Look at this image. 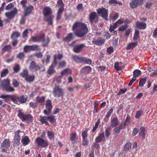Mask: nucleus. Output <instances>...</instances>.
Listing matches in <instances>:
<instances>
[{
    "mask_svg": "<svg viewBox=\"0 0 157 157\" xmlns=\"http://www.w3.org/2000/svg\"><path fill=\"white\" fill-rule=\"evenodd\" d=\"M72 30L78 37H82L86 34L88 31L87 26L82 22H75L72 27Z\"/></svg>",
    "mask_w": 157,
    "mask_h": 157,
    "instance_id": "f257e3e1",
    "label": "nucleus"
},
{
    "mask_svg": "<svg viewBox=\"0 0 157 157\" xmlns=\"http://www.w3.org/2000/svg\"><path fill=\"white\" fill-rule=\"evenodd\" d=\"M12 100L14 103L19 105L20 103H25L27 100V97H25L23 95L19 97L13 96L12 98Z\"/></svg>",
    "mask_w": 157,
    "mask_h": 157,
    "instance_id": "f03ea898",
    "label": "nucleus"
},
{
    "mask_svg": "<svg viewBox=\"0 0 157 157\" xmlns=\"http://www.w3.org/2000/svg\"><path fill=\"white\" fill-rule=\"evenodd\" d=\"M18 116L23 121L27 123L32 121L33 120V118L31 115L29 114L26 115L24 113L20 111L19 112Z\"/></svg>",
    "mask_w": 157,
    "mask_h": 157,
    "instance_id": "7ed1b4c3",
    "label": "nucleus"
},
{
    "mask_svg": "<svg viewBox=\"0 0 157 157\" xmlns=\"http://www.w3.org/2000/svg\"><path fill=\"white\" fill-rule=\"evenodd\" d=\"M53 94L55 97H63L64 93L63 89L59 86H56L53 89Z\"/></svg>",
    "mask_w": 157,
    "mask_h": 157,
    "instance_id": "20e7f679",
    "label": "nucleus"
},
{
    "mask_svg": "<svg viewBox=\"0 0 157 157\" xmlns=\"http://www.w3.org/2000/svg\"><path fill=\"white\" fill-rule=\"evenodd\" d=\"M98 14L106 21L108 20V10L105 8H101L97 10Z\"/></svg>",
    "mask_w": 157,
    "mask_h": 157,
    "instance_id": "39448f33",
    "label": "nucleus"
},
{
    "mask_svg": "<svg viewBox=\"0 0 157 157\" xmlns=\"http://www.w3.org/2000/svg\"><path fill=\"white\" fill-rule=\"evenodd\" d=\"M46 109L44 110V113L46 115H48L51 112L52 106V102L50 99L47 100L45 104Z\"/></svg>",
    "mask_w": 157,
    "mask_h": 157,
    "instance_id": "423d86ee",
    "label": "nucleus"
},
{
    "mask_svg": "<svg viewBox=\"0 0 157 157\" xmlns=\"http://www.w3.org/2000/svg\"><path fill=\"white\" fill-rule=\"evenodd\" d=\"M56 59L57 56H55L54 59L52 64L49 67L47 71V73L50 75L54 74L56 72V71L54 69V67L57 64Z\"/></svg>",
    "mask_w": 157,
    "mask_h": 157,
    "instance_id": "0eeeda50",
    "label": "nucleus"
},
{
    "mask_svg": "<svg viewBox=\"0 0 157 157\" xmlns=\"http://www.w3.org/2000/svg\"><path fill=\"white\" fill-rule=\"evenodd\" d=\"M35 141L38 145L41 146L43 147H46L48 146L47 141L46 140H44L40 137L36 138Z\"/></svg>",
    "mask_w": 157,
    "mask_h": 157,
    "instance_id": "6e6552de",
    "label": "nucleus"
},
{
    "mask_svg": "<svg viewBox=\"0 0 157 157\" xmlns=\"http://www.w3.org/2000/svg\"><path fill=\"white\" fill-rule=\"evenodd\" d=\"M22 132L18 130L15 132V136L13 139L14 144L15 146H18L20 143L21 140L20 133Z\"/></svg>",
    "mask_w": 157,
    "mask_h": 157,
    "instance_id": "1a4fd4ad",
    "label": "nucleus"
},
{
    "mask_svg": "<svg viewBox=\"0 0 157 157\" xmlns=\"http://www.w3.org/2000/svg\"><path fill=\"white\" fill-rule=\"evenodd\" d=\"M10 142L9 139H5L1 145V149L2 152H5L10 147Z\"/></svg>",
    "mask_w": 157,
    "mask_h": 157,
    "instance_id": "9d476101",
    "label": "nucleus"
},
{
    "mask_svg": "<svg viewBox=\"0 0 157 157\" xmlns=\"http://www.w3.org/2000/svg\"><path fill=\"white\" fill-rule=\"evenodd\" d=\"M89 18L91 24H92L94 22L97 23L98 20V18L97 13L94 12H92L90 14Z\"/></svg>",
    "mask_w": 157,
    "mask_h": 157,
    "instance_id": "9b49d317",
    "label": "nucleus"
},
{
    "mask_svg": "<svg viewBox=\"0 0 157 157\" xmlns=\"http://www.w3.org/2000/svg\"><path fill=\"white\" fill-rule=\"evenodd\" d=\"M18 12V10L16 8H14L12 11L6 13L5 15L9 19H13L15 15H16Z\"/></svg>",
    "mask_w": 157,
    "mask_h": 157,
    "instance_id": "f8f14e48",
    "label": "nucleus"
},
{
    "mask_svg": "<svg viewBox=\"0 0 157 157\" xmlns=\"http://www.w3.org/2000/svg\"><path fill=\"white\" fill-rule=\"evenodd\" d=\"M41 68L38 65L36 64V63L34 61H32L30 63L29 69L30 71H36L40 69Z\"/></svg>",
    "mask_w": 157,
    "mask_h": 157,
    "instance_id": "ddd939ff",
    "label": "nucleus"
},
{
    "mask_svg": "<svg viewBox=\"0 0 157 157\" xmlns=\"http://www.w3.org/2000/svg\"><path fill=\"white\" fill-rule=\"evenodd\" d=\"M85 46L84 44H81L75 46L73 48L74 52L76 53H79Z\"/></svg>",
    "mask_w": 157,
    "mask_h": 157,
    "instance_id": "4468645a",
    "label": "nucleus"
},
{
    "mask_svg": "<svg viewBox=\"0 0 157 157\" xmlns=\"http://www.w3.org/2000/svg\"><path fill=\"white\" fill-rule=\"evenodd\" d=\"M136 27L140 29H144L146 27V24L144 22H141L139 21L136 23Z\"/></svg>",
    "mask_w": 157,
    "mask_h": 157,
    "instance_id": "2eb2a0df",
    "label": "nucleus"
},
{
    "mask_svg": "<svg viewBox=\"0 0 157 157\" xmlns=\"http://www.w3.org/2000/svg\"><path fill=\"white\" fill-rule=\"evenodd\" d=\"M105 140V135L104 132H102L99 134L95 140L96 143H100L102 140L104 141Z\"/></svg>",
    "mask_w": 157,
    "mask_h": 157,
    "instance_id": "dca6fc26",
    "label": "nucleus"
},
{
    "mask_svg": "<svg viewBox=\"0 0 157 157\" xmlns=\"http://www.w3.org/2000/svg\"><path fill=\"white\" fill-rule=\"evenodd\" d=\"M34 7L33 6L30 5L24 9L25 13V16H26L28 14H29L31 11L33 10Z\"/></svg>",
    "mask_w": 157,
    "mask_h": 157,
    "instance_id": "f3484780",
    "label": "nucleus"
},
{
    "mask_svg": "<svg viewBox=\"0 0 157 157\" xmlns=\"http://www.w3.org/2000/svg\"><path fill=\"white\" fill-rule=\"evenodd\" d=\"M91 70V68L90 67L86 66L84 67L81 70V72L82 73L87 74L89 73L90 72Z\"/></svg>",
    "mask_w": 157,
    "mask_h": 157,
    "instance_id": "a211bd4d",
    "label": "nucleus"
},
{
    "mask_svg": "<svg viewBox=\"0 0 157 157\" xmlns=\"http://www.w3.org/2000/svg\"><path fill=\"white\" fill-rule=\"evenodd\" d=\"M141 4L138 0H132L130 4V6L132 8H134Z\"/></svg>",
    "mask_w": 157,
    "mask_h": 157,
    "instance_id": "6ab92c4d",
    "label": "nucleus"
},
{
    "mask_svg": "<svg viewBox=\"0 0 157 157\" xmlns=\"http://www.w3.org/2000/svg\"><path fill=\"white\" fill-rule=\"evenodd\" d=\"M111 124L110 126L111 128H113L118 124L119 121L116 117H114L111 120Z\"/></svg>",
    "mask_w": 157,
    "mask_h": 157,
    "instance_id": "aec40b11",
    "label": "nucleus"
},
{
    "mask_svg": "<svg viewBox=\"0 0 157 157\" xmlns=\"http://www.w3.org/2000/svg\"><path fill=\"white\" fill-rule=\"evenodd\" d=\"M44 36V35L43 34L38 36H32L31 39L33 42H36L40 41L41 39H42Z\"/></svg>",
    "mask_w": 157,
    "mask_h": 157,
    "instance_id": "412c9836",
    "label": "nucleus"
},
{
    "mask_svg": "<svg viewBox=\"0 0 157 157\" xmlns=\"http://www.w3.org/2000/svg\"><path fill=\"white\" fill-rule=\"evenodd\" d=\"M74 38V36L73 34L72 33H70L68 34L67 36L63 39L64 41L68 42Z\"/></svg>",
    "mask_w": 157,
    "mask_h": 157,
    "instance_id": "4be33fe9",
    "label": "nucleus"
},
{
    "mask_svg": "<svg viewBox=\"0 0 157 157\" xmlns=\"http://www.w3.org/2000/svg\"><path fill=\"white\" fill-rule=\"evenodd\" d=\"M40 121L42 123V124H45L46 125H49V123L48 122V117L46 116L40 117Z\"/></svg>",
    "mask_w": 157,
    "mask_h": 157,
    "instance_id": "5701e85b",
    "label": "nucleus"
},
{
    "mask_svg": "<svg viewBox=\"0 0 157 157\" xmlns=\"http://www.w3.org/2000/svg\"><path fill=\"white\" fill-rule=\"evenodd\" d=\"M40 41L42 42V45L44 47L48 45L49 42V40L48 37H44V36L42 39H41Z\"/></svg>",
    "mask_w": 157,
    "mask_h": 157,
    "instance_id": "b1692460",
    "label": "nucleus"
},
{
    "mask_svg": "<svg viewBox=\"0 0 157 157\" xmlns=\"http://www.w3.org/2000/svg\"><path fill=\"white\" fill-rule=\"evenodd\" d=\"M29 141L30 140L27 136L22 137L21 140L23 145L24 146H26L29 143Z\"/></svg>",
    "mask_w": 157,
    "mask_h": 157,
    "instance_id": "393cba45",
    "label": "nucleus"
},
{
    "mask_svg": "<svg viewBox=\"0 0 157 157\" xmlns=\"http://www.w3.org/2000/svg\"><path fill=\"white\" fill-rule=\"evenodd\" d=\"M43 12L44 15L46 16L50 14L52 12L51 9L48 7L44 8L43 10Z\"/></svg>",
    "mask_w": 157,
    "mask_h": 157,
    "instance_id": "a878e982",
    "label": "nucleus"
},
{
    "mask_svg": "<svg viewBox=\"0 0 157 157\" xmlns=\"http://www.w3.org/2000/svg\"><path fill=\"white\" fill-rule=\"evenodd\" d=\"M73 60L77 63L82 62L83 58L78 57L77 56H74L72 57Z\"/></svg>",
    "mask_w": 157,
    "mask_h": 157,
    "instance_id": "bb28decb",
    "label": "nucleus"
},
{
    "mask_svg": "<svg viewBox=\"0 0 157 157\" xmlns=\"http://www.w3.org/2000/svg\"><path fill=\"white\" fill-rule=\"evenodd\" d=\"M71 71L69 69H66L63 70L61 73L62 76H67L71 74Z\"/></svg>",
    "mask_w": 157,
    "mask_h": 157,
    "instance_id": "cd10ccee",
    "label": "nucleus"
},
{
    "mask_svg": "<svg viewBox=\"0 0 157 157\" xmlns=\"http://www.w3.org/2000/svg\"><path fill=\"white\" fill-rule=\"evenodd\" d=\"M113 109L111 108L109 110L107 113V114L105 116L104 120L107 122L108 121L109 118L111 114L113 113Z\"/></svg>",
    "mask_w": 157,
    "mask_h": 157,
    "instance_id": "c85d7f7f",
    "label": "nucleus"
},
{
    "mask_svg": "<svg viewBox=\"0 0 157 157\" xmlns=\"http://www.w3.org/2000/svg\"><path fill=\"white\" fill-rule=\"evenodd\" d=\"M12 97L9 95H2L0 96V98L5 99V101L7 102H8L10 101V98L12 99Z\"/></svg>",
    "mask_w": 157,
    "mask_h": 157,
    "instance_id": "c756f323",
    "label": "nucleus"
},
{
    "mask_svg": "<svg viewBox=\"0 0 157 157\" xmlns=\"http://www.w3.org/2000/svg\"><path fill=\"white\" fill-rule=\"evenodd\" d=\"M105 42V40L104 39L100 38L97 39L95 41H94V44L96 45H101L104 44Z\"/></svg>",
    "mask_w": 157,
    "mask_h": 157,
    "instance_id": "7c9ffc66",
    "label": "nucleus"
},
{
    "mask_svg": "<svg viewBox=\"0 0 157 157\" xmlns=\"http://www.w3.org/2000/svg\"><path fill=\"white\" fill-rule=\"evenodd\" d=\"M35 78V76L33 75H28L25 79L28 82H31L33 81Z\"/></svg>",
    "mask_w": 157,
    "mask_h": 157,
    "instance_id": "2f4dec72",
    "label": "nucleus"
},
{
    "mask_svg": "<svg viewBox=\"0 0 157 157\" xmlns=\"http://www.w3.org/2000/svg\"><path fill=\"white\" fill-rule=\"evenodd\" d=\"M145 128L144 127H141L140 128L139 131V135L142 137L144 139L145 136Z\"/></svg>",
    "mask_w": 157,
    "mask_h": 157,
    "instance_id": "473e14b6",
    "label": "nucleus"
},
{
    "mask_svg": "<svg viewBox=\"0 0 157 157\" xmlns=\"http://www.w3.org/2000/svg\"><path fill=\"white\" fill-rule=\"evenodd\" d=\"M141 74V71L140 70L136 69L133 72V77L134 78L138 77Z\"/></svg>",
    "mask_w": 157,
    "mask_h": 157,
    "instance_id": "72a5a7b5",
    "label": "nucleus"
},
{
    "mask_svg": "<svg viewBox=\"0 0 157 157\" xmlns=\"http://www.w3.org/2000/svg\"><path fill=\"white\" fill-rule=\"evenodd\" d=\"M111 127L106 128L105 130V135L106 138H108L111 134Z\"/></svg>",
    "mask_w": 157,
    "mask_h": 157,
    "instance_id": "f704fd0d",
    "label": "nucleus"
},
{
    "mask_svg": "<svg viewBox=\"0 0 157 157\" xmlns=\"http://www.w3.org/2000/svg\"><path fill=\"white\" fill-rule=\"evenodd\" d=\"M28 75V70L27 69H25L21 73L20 76L25 79Z\"/></svg>",
    "mask_w": 157,
    "mask_h": 157,
    "instance_id": "c9c22d12",
    "label": "nucleus"
},
{
    "mask_svg": "<svg viewBox=\"0 0 157 157\" xmlns=\"http://www.w3.org/2000/svg\"><path fill=\"white\" fill-rule=\"evenodd\" d=\"M137 45V42H132L130 43L128 45L127 49L130 50L133 48Z\"/></svg>",
    "mask_w": 157,
    "mask_h": 157,
    "instance_id": "e433bc0d",
    "label": "nucleus"
},
{
    "mask_svg": "<svg viewBox=\"0 0 157 157\" xmlns=\"http://www.w3.org/2000/svg\"><path fill=\"white\" fill-rule=\"evenodd\" d=\"M124 21L123 19H119L114 24V28H117L118 26L124 23Z\"/></svg>",
    "mask_w": 157,
    "mask_h": 157,
    "instance_id": "4c0bfd02",
    "label": "nucleus"
},
{
    "mask_svg": "<svg viewBox=\"0 0 157 157\" xmlns=\"http://www.w3.org/2000/svg\"><path fill=\"white\" fill-rule=\"evenodd\" d=\"M45 98L44 96H43L41 97H37L36 98V99L37 102L42 103L44 101Z\"/></svg>",
    "mask_w": 157,
    "mask_h": 157,
    "instance_id": "58836bf2",
    "label": "nucleus"
},
{
    "mask_svg": "<svg viewBox=\"0 0 157 157\" xmlns=\"http://www.w3.org/2000/svg\"><path fill=\"white\" fill-rule=\"evenodd\" d=\"M122 64L121 62H115L114 63V67L115 69L117 71H120L121 70V67L119 65Z\"/></svg>",
    "mask_w": 157,
    "mask_h": 157,
    "instance_id": "ea45409f",
    "label": "nucleus"
},
{
    "mask_svg": "<svg viewBox=\"0 0 157 157\" xmlns=\"http://www.w3.org/2000/svg\"><path fill=\"white\" fill-rule=\"evenodd\" d=\"M24 52H28L32 51L31 46L26 45L24 47Z\"/></svg>",
    "mask_w": 157,
    "mask_h": 157,
    "instance_id": "a19ab883",
    "label": "nucleus"
},
{
    "mask_svg": "<svg viewBox=\"0 0 157 157\" xmlns=\"http://www.w3.org/2000/svg\"><path fill=\"white\" fill-rule=\"evenodd\" d=\"M31 46L32 51H40V48L39 46L37 45L34 44L32 45H31Z\"/></svg>",
    "mask_w": 157,
    "mask_h": 157,
    "instance_id": "79ce46f5",
    "label": "nucleus"
},
{
    "mask_svg": "<svg viewBox=\"0 0 157 157\" xmlns=\"http://www.w3.org/2000/svg\"><path fill=\"white\" fill-rule=\"evenodd\" d=\"M131 144L130 142H127L124 147V151H127L129 150L131 148Z\"/></svg>",
    "mask_w": 157,
    "mask_h": 157,
    "instance_id": "37998d69",
    "label": "nucleus"
},
{
    "mask_svg": "<svg viewBox=\"0 0 157 157\" xmlns=\"http://www.w3.org/2000/svg\"><path fill=\"white\" fill-rule=\"evenodd\" d=\"M53 17V16H51L45 20L48 22V25H51L52 23V19Z\"/></svg>",
    "mask_w": 157,
    "mask_h": 157,
    "instance_id": "c03bdc74",
    "label": "nucleus"
},
{
    "mask_svg": "<svg viewBox=\"0 0 157 157\" xmlns=\"http://www.w3.org/2000/svg\"><path fill=\"white\" fill-rule=\"evenodd\" d=\"M31 31L30 29H27L25 30L23 32L22 34V36L24 38H26L28 37V35L29 33V31Z\"/></svg>",
    "mask_w": 157,
    "mask_h": 157,
    "instance_id": "a18cd8bd",
    "label": "nucleus"
},
{
    "mask_svg": "<svg viewBox=\"0 0 157 157\" xmlns=\"http://www.w3.org/2000/svg\"><path fill=\"white\" fill-rule=\"evenodd\" d=\"M146 81V78H141L140 80L139 83V86H140L142 87L144 86Z\"/></svg>",
    "mask_w": 157,
    "mask_h": 157,
    "instance_id": "49530a36",
    "label": "nucleus"
},
{
    "mask_svg": "<svg viewBox=\"0 0 157 157\" xmlns=\"http://www.w3.org/2000/svg\"><path fill=\"white\" fill-rule=\"evenodd\" d=\"M12 49L10 45H7L3 47L2 49L4 51L10 52Z\"/></svg>",
    "mask_w": 157,
    "mask_h": 157,
    "instance_id": "de8ad7c7",
    "label": "nucleus"
},
{
    "mask_svg": "<svg viewBox=\"0 0 157 157\" xmlns=\"http://www.w3.org/2000/svg\"><path fill=\"white\" fill-rule=\"evenodd\" d=\"M48 137L49 139H52L54 137V134L53 132L48 130L47 131Z\"/></svg>",
    "mask_w": 157,
    "mask_h": 157,
    "instance_id": "09e8293b",
    "label": "nucleus"
},
{
    "mask_svg": "<svg viewBox=\"0 0 157 157\" xmlns=\"http://www.w3.org/2000/svg\"><path fill=\"white\" fill-rule=\"evenodd\" d=\"M48 120L50 122H54L56 121L55 118V116L53 115H51L48 117Z\"/></svg>",
    "mask_w": 157,
    "mask_h": 157,
    "instance_id": "8fccbe9b",
    "label": "nucleus"
},
{
    "mask_svg": "<svg viewBox=\"0 0 157 157\" xmlns=\"http://www.w3.org/2000/svg\"><path fill=\"white\" fill-rule=\"evenodd\" d=\"M121 130L117 127H116L113 129V134L116 136L120 133Z\"/></svg>",
    "mask_w": 157,
    "mask_h": 157,
    "instance_id": "3c124183",
    "label": "nucleus"
},
{
    "mask_svg": "<svg viewBox=\"0 0 157 157\" xmlns=\"http://www.w3.org/2000/svg\"><path fill=\"white\" fill-rule=\"evenodd\" d=\"M139 33H140L139 31L138 30L136 29L135 31V32L134 36V37L133 38L134 40H136L138 38H139Z\"/></svg>",
    "mask_w": 157,
    "mask_h": 157,
    "instance_id": "603ef678",
    "label": "nucleus"
},
{
    "mask_svg": "<svg viewBox=\"0 0 157 157\" xmlns=\"http://www.w3.org/2000/svg\"><path fill=\"white\" fill-rule=\"evenodd\" d=\"M8 70L7 69H4L2 71H1V76L2 77H3L5 76L8 73Z\"/></svg>",
    "mask_w": 157,
    "mask_h": 157,
    "instance_id": "864d4df0",
    "label": "nucleus"
},
{
    "mask_svg": "<svg viewBox=\"0 0 157 157\" xmlns=\"http://www.w3.org/2000/svg\"><path fill=\"white\" fill-rule=\"evenodd\" d=\"M84 62L87 64H91L92 61L89 59L83 58L82 62Z\"/></svg>",
    "mask_w": 157,
    "mask_h": 157,
    "instance_id": "5fc2aeb1",
    "label": "nucleus"
},
{
    "mask_svg": "<svg viewBox=\"0 0 157 157\" xmlns=\"http://www.w3.org/2000/svg\"><path fill=\"white\" fill-rule=\"evenodd\" d=\"M128 25H122L119 27L118 30L120 31H124L128 28Z\"/></svg>",
    "mask_w": 157,
    "mask_h": 157,
    "instance_id": "6e6d98bb",
    "label": "nucleus"
},
{
    "mask_svg": "<svg viewBox=\"0 0 157 157\" xmlns=\"http://www.w3.org/2000/svg\"><path fill=\"white\" fill-rule=\"evenodd\" d=\"M20 35V34L18 32H15L13 33L11 35L12 38H17Z\"/></svg>",
    "mask_w": 157,
    "mask_h": 157,
    "instance_id": "4d7b16f0",
    "label": "nucleus"
},
{
    "mask_svg": "<svg viewBox=\"0 0 157 157\" xmlns=\"http://www.w3.org/2000/svg\"><path fill=\"white\" fill-rule=\"evenodd\" d=\"M57 4L58 6L60 7H63L64 5L62 0H59L57 1Z\"/></svg>",
    "mask_w": 157,
    "mask_h": 157,
    "instance_id": "13d9d810",
    "label": "nucleus"
},
{
    "mask_svg": "<svg viewBox=\"0 0 157 157\" xmlns=\"http://www.w3.org/2000/svg\"><path fill=\"white\" fill-rule=\"evenodd\" d=\"M113 51V48L112 47H110L108 48L107 49V52L109 54H111Z\"/></svg>",
    "mask_w": 157,
    "mask_h": 157,
    "instance_id": "bf43d9fd",
    "label": "nucleus"
},
{
    "mask_svg": "<svg viewBox=\"0 0 157 157\" xmlns=\"http://www.w3.org/2000/svg\"><path fill=\"white\" fill-rule=\"evenodd\" d=\"M76 138V133H74L71 134V140L72 142H74L75 141Z\"/></svg>",
    "mask_w": 157,
    "mask_h": 157,
    "instance_id": "052dcab7",
    "label": "nucleus"
},
{
    "mask_svg": "<svg viewBox=\"0 0 157 157\" xmlns=\"http://www.w3.org/2000/svg\"><path fill=\"white\" fill-rule=\"evenodd\" d=\"M20 70V66L18 64H17L13 68V70L15 72L17 73Z\"/></svg>",
    "mask_w": 157,
    "mask_h": 157,
    "instance_id": "680f3d73",
    "label": "nucleus"
},
{
    "mask_svg": "<svg viewBox=\"0 0 157 157\" xmlns=\"http://www.w3.org/2000/svg\"><path fill=\"white\" fill-rule=\"evenodd\" d=\"M100 123L99 121L98 120L97 121L96 123L95 124L94 126L93 127V128L92 129V131L93 132H95L97 128L98 125Z\"/></svg>",
    "mask_w": 157,
    "mask_h": 157,
    "instance_id": "e2e57ef3",
    "label": "nucleus"
},
{
    "mask_svg": "<svg viewBox=\"0 0 157 157\" xmlns=\"http://www.w3.org/2000/svg\"><path fill=\"white\" fill-rule=\"evenodd\" d=\"M13 85L14 87H16L18 86L19 83L17 80L13 79Z\"/></svg>",
    "mask_w": 157,
    "mask_h": 157,
    "instance_id": "0e129e2a",
    "label": "nucleus"
},
{
    "mask_svg": "<svg viewBox=\"0 0 157 157\" xmlns=\"http://www.w3.org/2000/svg\"><path fill=\"white\" fill-rule=\"evenodd\" d=\"M27 3V0H23L21 2V4L22 5V7L25 9V8L26 4Z\"/></svg>",
    "mask_w": 157,
    "mask_h": 157,
    "instance_id": "69168bd1",
    "label": "nucleus"
},
{
    "mask_svg": "<svg viewBox=\"0 0 157 157\" xmlns=\"http://www.w3.org/2000/svg\"><path fill=\"white\" fill-rule=\"evenodd\" d=\"M77 10L80 11H82L83 10V8L82 4H79L77 7Z\"/></svg>",
    "mask_w": 157,
    "mask_h": 157,
    "instance_id": "338daca9",
    "label": "nucleus"
},
{
    "mask_svg": "<svg viewBox=\"0 0 157 157\" xmlns=\"http://www.w3.org/2000/svg\"><path fill=\"white\" fill-rule=\"evenodd\" d=\"M126 126V124L124 122V124L122 123L120 126L117 127L121 130L122 129L124 128Z\"/></svg>",
    "mask_w": 157,
    "mask_h": 157,
    "instance_id": "774afa93",
    "label": "nucleus"
}]
</instances>
